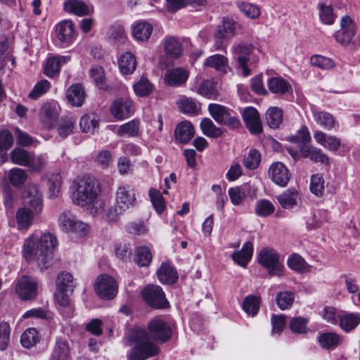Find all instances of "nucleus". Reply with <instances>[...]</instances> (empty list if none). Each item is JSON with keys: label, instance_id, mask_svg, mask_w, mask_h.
<instances>
[{"label": "nucleus", "instance_id": "1", "mask_svg": "<svg viewBox=\"0 0 360 360\" xmlns=\"http://www.w3.org/2000/svg\"><path fill=\"white\" fill-rule=\"evenodd\" d=\"M148 332L141 328H134L126 337L127 344L131 347L127 360H146L158 355V346L153 342H165L172 335L171 327L162 319H155L148 326Z\"/></svg>", "mask_w": 360, "mask_h": 360}, {"label": "nucleus", "instance_id": "2", "mask_svg": "<svg viewBox=\"0 0 360 360\" xmlns=\"http://www.w3.org/2000/svg\"><path fill=\"white\" fill-rule=\"evenodd\" d=\"M57 245L55 235L36 230L25 240L22 255L27 262H35L41 270L46 269Z\"/></svg>", "mask_w": 360, "mask_h": 360}, {"label": "nucleus", "instance_id": "3", "mask_svg": "<svg viewBox=\"0 0 360 360\" xmlns=\"http://www.w3.org/2000/svg\"><path fill=\"white\" fill-rule=\"evenodd\" d=\"M71 199L82 207H91L97 203L101 189L97 180L90 176L77 178L72 182Z\"/></svg>", "mask_w": 360, "mask_h": 360}, {"label": "nucleus", "instance_id": "4", "mask_svg": "<svg viewBox=\"0 0 360 360\" xmlns=\"http://www.w3.org/2000/svg\"><path fill=\"white\" fill-rule=\"evenodd\" d=\"M233 58L238 63L240 68L243 70L245 77L250 75V70L248 64H255L258 61V57L255 54V47L248 43H238L232 47Z\"/></svg>", "mask_w": 360, "mask_h": 360}, {"label": "nucleus", "instance_id": "5", "mask_svg": "<svg viewBox=\"0 0 360 360\" xmlns=\"http://www.w3.org/2000/svg\"><path fill=\"white\" fill-rule=\"evenodd\" d=\"M208 111L218 124L226 125L231 129H237L240 126V122L236 114L226 106L210 103L208 105Z\"/></svg>", "mask_w": 360, "mask_h": 360}, {"label": "nucleus", "instance_id": "6", "mask_svg": "<svg viewBox=\"0 0 360 360\" xmlns=\"http://www.w3.org/2000/svg\"><path fill=\"white\" fill-rule=\"evenodd\" d=\"M279 259L277 252L271 248L262 249L257 256L258 262L267 269L271 276H280L282 274L283 266Z\"/></svg>", "mask_w": 360, "mask_h": 360}, {"label": "nucleus", "instance_id": "7", "mask_svg": "<svg viewBox=\"0 0 360 360\" xmlns=\"http://www.w3.org/2000/svg\"><path fill=\"white\" fill-rule=\"evenodd\" d=\"M141 295L143 300L153 308L166 309L169 307L165 294L159 285H148L141 291Z\"/></svg>", "mask_w": 360, "mask_h": 360}, {"label": "nucleus", "instance_id": "8", "mask_svg": "<svg viewBox=\"0 0 360 360\" xmlns=\"http://www.w3.org/2000/svg\"><path fill=\"white\" fill-rule=\"evenodd\" d=\"M39 283L37 280L30 276H21L15 285V292L23 301L34 300L38 293Z\"/></svg>", "mask_w": 360, "mask_h": 360}, {"label": "nucleus", "instance_id": "9", "mask_svg": "<svg viewBox=\"0 0 360 360\" xmlns=\"http://www.w3.org/2000/svg\"><path fill=\"white\" fill-rule=\"evenodd\" d=\"M94 289L101 298L109 300L116 296L118 291V285L112 276L101 274L96 280Z\"/></svg>", "mask_w": 360, "mask_h": 360}, {"label": "nucleus", "instance_id": "10", "mask_svg": "<svg viewBox=\"0 0 360 360\" xmlns=\"http://www.w3.org/2000/svg\"><path fill=\"white\" fill-rule=\"evenodd\" d=\"M25 205L37 213L41 214L44 208L43 196L35 184H29L22 195Z\"/></svg>", "mask_w": 360, "mask_h": 360}, {"label": "nucleus", "instance_id": "11", "mask_svg": "<svg viewBox=\"0 0 360 360\" xmlns=\"http://www.w3.org/2000/svg\"><path fill=\"white\" fill-rule=\"evenodd\" d=\"M236 31V22L231 19H224L221 24L219 25L214 34V47L216 50H220L223 48L224 42L232 37Z\"/></svg>", "mask_w": 360, "mask_h": 360}, {"label": "nucleus", "instance_id": "12", "mask_svg": "<svg viewBox=\"0 0 360 360\" xmlns=\"http://www.w3.org/2000/svg\"><path fill=\"white\" fill-rule=\"evenodd\" d=\"M115 202L121 210H127L136 205V198L134 188L130 185L120 186L115 194Z\"/></svg>", "mask_w": 360, "mask_h": 360}, {"label": "nucleus", "instance_id": "13", "mask_svg": "<svg viewBox=\"0 0 360 360\" xmlns=\"http://www.w3.org/2000/svg\"><path fill=\"white\" fill-rule=\"evenodd\" d=\"M55 32L57 39L64 46L72 44L76 38L75 25L71 20H63L57 23Z\"/></svg>", "mask_w": 360, "mask_h": 360}, {"label": "nucleus", "instance_id": "14", "mask_svg": "<svg viewBox=\"0 0 360 360\" xmlns=\"http://www.w3.org/2000/svg\"><path fill=\"white\" fill-rule=\"evenodd\" d=\"M356 33L355 25L348 15L342 18L340 29L335 33L336 41L342 46H347Z\"/></svg>", "mask_w": 360, "mask_h": 360}, {"label": "nucleus", "instance_id": "15", "mask_svg": "<svg viewBox=\"0 0 360 360\" xmlns=\"http://www.w3.org/2000/svg\"><path fill=\"white\" fill-rule=\"evenodd\" d=\"M268 173L271 181L281 187L285 186L290 179L288 169L281 162L273 163L270 166Z\"/></svg>", "mask_w": 360, "mask_h": 360}, {"label": "nucleus", "instance_id": "16", "mask_svg": "<svg viewBox=\"0 0 360 360\" xmlns=\"http://www.w3.org/2000/svg\"><path fill=\"white\" fill-rule=\"evenodd\" d=\"M112 115L118 120L128 118L133 112V102L129 98H117L110 107Z\"/></svg>", "mask_w": 360, "mask_h": 360}, {"label": "nucleus", "instance_id": "17", "mask_svg": "<svg viewBox=\"0 0 360 360\" xmlns=\"http://www.w3.org/2000/svg\"><path fill=\"white\" fill-rule=\"evenodd\" d=\"M40 214L27 207H19L15 213L18 229L28 230L34 224L35 218L38 217Z\"/></svg>", "mask_w": 360, "mask_h": 360}, {"label": "nucleus", "instance_id": "18", "mask_svg": "<svg viewBox=\"0 0 360 360\" xmlns=\"http://www.w3.org/2000/svg\"><path fill=\"white\" fill-rule=\"evenodd\" d=\"M242 117L246 127L254 134H259L262 131L260 117L258 111L252 107L245 108Z\"/></svg>", "mask_w": 360, "mask_h": 360}, {"label": "nucleus", "instance_id": "19", "mask_svg": "<svg viewBox=\"0 0 360 360\" xmlns=\"http://www.w3.org/2000/svg\"><path fill=\"white\" fill-rule=\"evenodd\" d=\"M70 60L69 56H53L48 58L44 66V73L49 77H53L60 72L62 65Z\"/></svg>", "mask_w": 360, "mask_h": 360}, {"label": "nucleus", "instance_id": "20", "mask_svg": "<svg viewBox=\"0 0 360 360\" xmlns=\"http://www.w3.org/2000/svg\"><path fill=\"white\" fill-rule=\"evenodd\" d=\"M188 78V72L182 68L167 70L164 77L165 83L170 86H179L184 84Z\"/></svg>", "mask_w": 360, "mask_h": 360}, {"label": "nucleus", "instance_id": "21", "mask_svg": "<svg viewBox=\"0 0 360 360\" xmlns=\"http://www.w3.org/2000/svg\"><path fill=\"white\" fill-rule=\"evenodd\" d=\"M65 12L77 16H84L93 12V8L89 7L81 0H65L63 3Z\"/></svg>", "mask_w": 360, "mask_h": 360}, {"label": "nucleus", "instance_id": "22", "mask_svg": "<svg viewBox=\"0 0 360 360\" xmlns=\"http://www.w3.org/2000/svg\"><path fill=\"white\" fill-rule=\"evenodd\" d=\"M314 138L319 145L330 151H337L341 146V141L339 138L328 135L320 130L314 131Z\"/></svg>", "mask_w": 360, "mask_h": 360}, {"label": "nucleus", "instance_id": "23", "mask_svg": "<svg viewBox=\"0 0 360 360\" xmlns=\"http://www.w3.org/2000/svg\"><path fill=\"white\" fill-rule=\"evenodd\" d=\"M194 134V127L188 121H184L178 124L174 131L176 141L183 144L189 142Z\"/></svg>", "mask_w": 360, "mask_h": 360}, {"label": "nucleus", "instance_id": "24", "mask_svg": "<svg viewBox=\"0 0 360 360\" xmlns=\"http://www.w3.org/2000/svg\"><path fill=\"white\" fill-rule=\"evenodd\" d=\"M131 28L134 38L139 41H148L153 30L152 25L144 20L135 22Z\"/></svg>", "mask_w": 360, "mask_h": 360}, {"label": "nucleus", "instance_id": "25", "mask_svg": "<svg viewBox=\"0 0 360 360\" xmlns=\"http://www.w3.org/2000/svg\"><path fill=\"white\" fill-rule=\"evenodd\" d=\"M65 97L72 106H82L85 99V92L79 84H72L67 90Z\"/></svg>", "mask_w": 360, "mask_h": 360}, {"label": "nucleus", "instance_id": "26", "mask_svg": "<svg viewBox=\"0 0 360 360\" xmlns=\"http://www.w3.org/2000/svg\"><path fill=\"white\" fill-rule=\"evenodd\" d=\"M193 91L208 99L216 100L219 96L217 83L210 80H205L195 85Z\"/></svg>", "mask_w": 360, "mask_h": 360}, {"label": "nucleus", "instance_id": "27", "mask_svg": "<svg viewBox=\"0 0 360 360\" xmlns=\"http://www.w3.org/2000/svg\"><path fill=\"white\" fill-rule=\"evenodd\" d=\"M253 255V244L248 241L243 244L239 251L234 252L231 258L235 263L242 267H245Z\"/></svg>", "mask_w": 360, "mask_h": 360}, {"label": "nucleus", "instance_id": "28", "mask_svg": "<svg viewBox=\"0 0 360 360\" xmlns=\"http://www.w3.org/2000/svg\"><path fill=\"white\" fill-rule=\"evenodd\" d=\"M177 105L184 114L197 115L200 113L201 104L195 98L183 96L178 101Z\"/></svg>", "mask_w": 360, "mask_h": 360}, {"label": "nucleus", "instance_id": "29", "mask_svg": "<svg viewBox=\"0 0 360 360\" xmlns=\"http://www.w3.org/2000/svg\"><path fill=\"white\" fill-rule=\"evenodd\" d=\"M267 85L269 91L275 94L283 95L292 91L290 84L281 77L269 79Z\"/></svg>", "mask_w": 360, "mask_h": 360}, {"label": "nucleus", "instance_id": "30", "mask_svg": "<svg viewBox=\"0 0 360 360\" xmlns=\"http://www.w3.org/2000/svg\"><path fill=\"white\" fill-rule=\"evenodd\" d=\"M159 281L163 284H172L178 278L177 273L169 263L162 262L157 271Z\"/></svg>", "mask_w": 360, "mask_h": 360}, {"label": "nucleus", "instance_id": "31", "mask_svg": "<svg viewBox=\"0 0 360 360\" xmlns=\"http://www.w3.org/2000/svg\"><path fill=\"white\" fill-rule=\"evenodd\" d=\"M281 206L284 209H292L297 205L300 199L299 193L295 188H291L277 197Z\"/></svg>", "mask_w": 360, "mask_h": 360}, {"label": "nucleus", "instance_id": "32", "mask_svg": "<svg viewBox=\"0 0 360 360\" xmlns=\"http://www.w3.org/2000/svg\"><path fill=\"white\" fill-rule=\"evenodd\" d=\"M313 117L316 122L325 129L332 130L338 127L335 118L328 112L314 111Z\"/></svg>", "mask_w": 360, "mask_h": 360}, {"label": "nucleus", "instance_id": "33", "mask_svg": "<svg viewBox=\"0 0 360 360\" xmlns=\"http://www.w3.org/2000/svg\"><path fill=\"white\" fill-rule=\"evenodd\" d=\"M339 326L345 333H349L360 323V314L359 313H346L338 316Z\"/></svg>", "mask_w": 360, "mask_h": 360}, {"label": "nucleus", "instance_id": "34", "mask_svg": "<svg viewBox=\"0 0 360 360\" xmlns=\"http://www.w3.org/2000/svg\"><path fill=\"white\" fill-rule=\"evenodd\" d=\"M39 115L42 123L48 127H51L58 117L56 105L51 103H44L39 110Z\"/></svg>", "mask_w": 360, "mask_h": 360}, {"label": "nucleus", "instance_id": "35", "mask_svg": "<svg viewBox=\"0 0 360 360\" xmlns=\"http://www.w3.org/2000/svg\"><path fill=\"white\" fill-rule=\"evenodd\" d=\"M119 68L123 75H131L136 68V60L131 52L124 53L120 58Z\"/></svg>", "mask_w": 360, "mask_h": 360}, {"label": "nucleus", "instance_id": "36", "mask_svg": "<svg viewBox=\"0 0 360 360\" xmlns=\"http://www.w3.org/2000/svg\"><path fill=\"white\" fill-rule=\"evenodd\" d=\"M164 49L166 55L171 58H177L183 53L181 44L174 37H170L165 39Z\"/></svg>", "mask_w": 360, "mask_h": 360}, {"label": "nucleus", "instance_id": "37", "mask_svg": "<svg viewBox=\"0 0 360 360\" xmlns=\"http://www.w3.org/2000/svg\"><path fill=\"white\" fill-rule=\"evenodd\" d=\"M301 153L303 157L309 158L315 162H321L329 165L330 160L328 155L322 152L319 148L315 147H306L301 149Z\"/></svg>", "mask_w": 360, "mask_h": 360}, {"label": "nucleus", "instance_id": "38", "mask_svg": "<svg viewBox=\"0 0 360 360\" xmlns=\"http://www.w3.org/2000/svg\"><path fill=\"white\" fill-rule=\"evenodd\" d=\"M27 172L19 167H14L10 169L8 175L10 184L18 188H21L27 179Z\"/></svg>", "mask_w": 360, "mask_h": 360}, {"label": "nucleus", "instance_id": "39", "mask_svg": "<svg viewBox=\"0 0 360 360\" xmlns=\"http://www.w3.org/2000/svg\"><path fill=\"white\" fill-rule=\"evenodd\" d=\"M265 120L267 125L271 129L278 128L283 121V112L278 107H270L266 112Z\"/></svg>", "mask_w": 360, "mask_h": 360}, {"label": "nucleus", "instance_id": "40", "mask_svg": "<svg viewBox=\"0 0 360 360\" xmlns=\"http://www.w3.org/2000/svg\"><path fill=\"white\" fill-rule=\"evenodd\" d=\"M70 290H59L56 288L55 298L58 304L65 309L63 311L65 317H70L73 314V308L70 305V300L68 295Z\"/></svg>", "mask_w": 360, "mask_h": 360}, {"label": "nucleus", "instance_id": "41", "mask_svg": "<svg viewBox=\"0 0 360 360\" xmlns=\"http://www.w3.org/2000/svg\"><path fill=\"white\" fill-rule=\"evenodd\" d=\"M51 360H70V348L67 342L57 339Z\"/></svg>", "mask_w": 360, "mask_h": 360}, {"label": "nucleus", "instance_id": "42", "mask_svg": "<svg viewBox=\"0 0 360 360\" xmlns=\"http://www.w3.org/2000/svg\"><path fill=\"white\" fill-rule=\"evenodd\" d=\"M204 65L220 72H226L228 68V59L223 55L214 54L205 60Z\"/></svg>", "mask_w": 360, "mask_h": 360}, {"label": "nucleus", "instance_id": "43", "mask_svg": "<svg viewBox=\"0 0 360 360\" xmlns=\"http://www.w3.org/2000/svg\"><path fill=\"white\" fill-rule=\"evenodd\" d=\"M40 340L38 331L34 328L26 329L20 337V342L23 347L31 348Z\"/></svg>", "mask_w": 360, "mask_h": 360}, {"label": "nucleus", "instance_id": "44", "mask_svg": "<svg viewBox=\"0 0 360 360\" xmlns=\"http://www.w3.org/2000/svg\"><path fill=\"white\" fill-rule=\"evenodd\" d=\"M81 130L85 133L94 134L98 127V120L94 114L83 115L79 122Z\"/></svg>", "mask_w": 360, "mask_h": 360}, {"label": "nucleus", "instance_id": "45", "mask_svg": "<svg viewBox=\"0 0 360 360\" xmlns=\"http://www.w3.org/2000/svg\"><path fill=\"white\" fill-rule=\"evenodd\" d=\"M152 253L147 246L138 247L135 250V262L140 266H148L152 261Z\"/></svg>", "mask_w": 360, "mask_h": 360}, {"label": "nucleus", "instance_id": "46", "mask_svg": "<svg viewBox=\"0 0 360 360\" xmlns=\"http://www.w3.org/2000/svg\"><path fill=\"white\" fill-rule=\"evenodd\" d=\"M340 341V336L335 333H326L320 335L319 342L323 348L331 349L336 347Z\"/></svg>", "mask_w": 360, "mask_h": 360}, {"label": "nucleus", "instance_id": "47", "mask_svg": "<svg viewBox=\"0 0 360 360\" xmlns=\"http://www.w3.org/2000/svg\"><path fill=\"white\" fill-rule=\"evenodd\" d=\"M288 266L290 269L299 273L309 271V265L298 254H292L288 259Z\"/></svg>", "mask_w": 360, "mask_h": 360}, {"label": "nucleus", "instance_id": "48", "mask_svg": "<svg viewBox=\"0 0 360 360\" xmlns=\"http://www.w3.org/2000/svg\"><path fill=\"white\" fill-rule=\"evenodd\" d=\"M200 129L205 136L211 138H218L222 134L221 129L216 127L210 118H204L202 120Z\"/></svg>", "mask_w": 360, "mask_h": 360}, {"label": "nucleus", "instance_id": "49", "mask_svg": "<svg viewBox=\"0 0 360 360\" xmlns=\"http://www.w3.org/2000/svg\"><path fill=\"white\" fill-rule=\"evenodd\" d=\"M47 157L45 155H35L30 153L27 167L34 172H40L46 165Z\"/></svg>", "mask_w": 360, "mask_h": 360}, {"label": "nucleus", "instance_id": "50", "mask_svg": "<svg viewBox=\"0 0 360 360\" xmlns=\"http://www.w3.org/2000/svg\"><path fill=\"white\" fill-rule=\"evenodd\" d=\"M309 188L311 192L317 197H321L325 190V180L320 174L311 176Z\"/></svg>", "mask_w": 360, "mask_h": 360}, {"label": "nucleus", "instance_id": "51", "mask_svg": "<svg viewBox=\"0 0 360 360\" xmlns=\"http://www.w3.org/2000/svg\"><path fill=\"white\" fill-rule=\"evenodd\" d=\"M139 122L133 120L127 123L120 126L117 130L119 136H127L129 137H134L139 134Z\"/></svg>", "mask_w": 360, "mask_h": 360}, {"label": "nucleus", "instance_id": "52", "mask_svg": "<svg viewBox=\"0 0 360 360\" xmlns=\"http://www.w3.org/2000/svg\"><path fill=\"white\" fill-rule=\"evenodd\" d=\"M328 220V214L326 211H319L317 214L309 217L306 221L309 230L316 229L322 226Z\"/></svg>", "mask_w": 360, "mask_h": 360}, {"label": "nucleus", "instance_id": "53", "mask_svg": "<svg viewBox=\"0 0 360 360\" xmlns=\"http://www.w3.org/2000/svg\"><path fill=\"white\" fill-rule=\"evenodd\" d=\"M30 152L21 148L13 149L10 153V158L13 164L26 167L30 158Z\"/></svg>", "mask_w": 360, "mask_h": 360}, {"label": "nucleus", "instance_id": "54", "mask_svg": "<svg viewBox=\"0 0 360 360\" xmlns=\"http://www.w3.org/2000/svg\"><path fill=\"white\" fill-rule=\"evenodd\" d=\"M295 296L292 291L280 292L276 297V302L281 310L290 308L294 302Z\"/></svg>", "mask_w": 360, "mask_h": 360}, {"label": "nucleus", "instance_id": "55", "mask_svg": "<svg viewBox=\"0 0 360 360\" xmlns=\"http://www.w3.org/2000/svg\"><path fill=\"white\" fill-rule=\"evenodd\" d=\"M319 15L320 20L325 25H332L335 20V15L331 6L324 4H319Z\"/></svg>", "mask_w": 360, "mask_h": 360}, {"label": "nucleus", "instance_id": "56", "mask_svg": "<svg viewBox=\"0 0 360 360\" xmlns=\"http://www.w3.org/2000/svg\"><path fill=\"white\" fill-rule=\"evenodd\" d=\"M133 89L137 96L143 97L149 95L153 91V86L147 78L142 77L137 82L134 84Z\"/></svg>", "mask_w": 360, "mask_h": 360}, {"label": "nucleus", "instance_id": "57", "mask_svg": "<svg viewBox=\"0 0 360 360\" xmlns=\"http://www.w3.org/2000/svg\"><path fill=\"white\" fill-rule=\"evenodd\" d=\"M76 219L73 214L70 212L65 211L59 215L58 222L63 231L70 233L72 230Z\"/></svg>", "mask_w": 360, "mask_h": 360}, {"label": "nucleus", "instance_id": "58", "mask_svg": "<svg viewBox=\"0 0 360 360\" xmlns=\"http://www.w3.org/2000/svg\"><path fill=\"white\" fill-rule=\"evenodd\" d=\"M261 162V155L259 151L255 149H250L244 156L243 163V165L249 169H256Z\"/></svg>", "mask_w": 360, "mask_h": 360}, {"label": "nucleus", "instance_id": "59", "mask_svg": "<svg viewBox=\"0 0 360 360\" xmlns=\"http://www.w3.org/2000/svg\"><path fill=\"white\" fill-rule=\"evenodd\" d=\"M243 309L248 314L255 316L259 309V300L257 296L248 295L243 302Z\"/></svg>", "mask_w": 360, "mask_h": 360}, {"label": "nucleus", "instance_id": "60", "mask_svg": "<svg viewBox=\"0 0 360 360\" xmlns=\"http://www.w3.org/2000/svg\"><path fill=\"white\" fill-rule=\"evenodd\" d=\"M149 196L153 207L158 214H161L165 210V202L160 192L155 188L149 190Z\"/></svg>", "mask_w": 360, "mask_h": 360}, {"label": "nucleus", "instance_id": "61", "mask_svg": "<svg viewBox=\"0 0 360 360\" xmlns=\"http://www.w3.org/2000/svg\"><path fill=\"white\" fill-rule=\"evenodd\" d=\"M255 210L259 217H268L274 212L275 207L269 200L262 199L257 202Z\"/></svg>", "mask_w": 360, "mask_h": 360}, {"label": "nucleus", "instance_id": "62", "mask_svg": "<svg viewBox=\"0 0 360 360\" xmlns=\"http://www.w3.org/2000/svg\"><path fill=\"white\" fill-rule=\"evenodd\" d=\"M89 77L94 83L101 89L105 87V75L103 68L100 65H94L89 70Z\"/></svg>", "mask_w": 360, "mask_h": 360}, {"label": "nucleus", "instance_id": "63", "mask_svg": "<svg viewBox=\"0 0 360 360\" xmlns=\"http://www.w3.org/2000/svg\"><path fill=\"white\" fill-rule=\"evenodd\" d=\"M50 87V82L46 79H42L34 86L28 96L32 99L36 100L46 94L49 90Z\"/></svg>", "mask_w": 360, "mask_h": 360}, {"label": "nucleus", "instance_id": "64", "mask_svg": "<svg viewBox=\"0 0 360 360\" xmlns=\"http://www.w3.org/2000/svg\"><path fill=\"white\" fill-rule=\"evenodd\" d=\"M72 276L68 272H63L58 275L56 281V288L59 290H73Z\"/></svg>", "mask_w": 360, "mask_h": 360}]
</instances>
